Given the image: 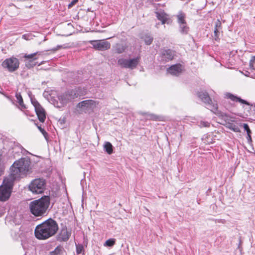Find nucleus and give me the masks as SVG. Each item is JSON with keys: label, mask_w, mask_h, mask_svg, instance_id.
I'll list each match as a JSON object with an SVG mask.
<instances>
[{"label": "nucleus", "mask_w": 255, "mask_h": 255, "mask_svg": "<svg viewBox=\"0 0 255 255\" xmlns=\"http://www.w3.org/2000/svg\"><path fill=\"white\" fill-rule=\"evenodd\" d=\"M71 234L70 231H69L66 227H63L57 236V240L60 242H66L69 240Z\"/></svg>", "instance_id": "14"}, {"label": "nucleus", "mask_w": 255, "mask_h": 255, "mask_svg": "<svg viewBox=\"0 0 255 255\" xmlns=\"http://www.w3.org/2000/svg\"><path fill=\"white\" fill-rule=\"evenodd\" d=\"M222 28V23L219 19H217L215 23V28L214 30V36L215 40L219 38L220 31Z\"/></svg>", "instance_id": "19"}, {"label": "nucleus", "mask_w": 255, "mask_h": 255, "mask_svg": "<svg viewBox=\"0 0 255 255\" xmlns=\"http://www.w3.org/2000/svg\"><path fill=\"white\" fill-rule=\"evenodd\" d=\"M30 164V161L24 158L15 161L10 167V173L7 177L14 181L25 175L29 170Z\"/></svg>", "instance_id": "2"}, {"label": "nucleus", "mask_w": 255, "mask_h": 255, "mask_svg": "<svg viewBox=\"0 0 255 255\" xmlns=\"http://www.w3.org/2000/svg\"><path fill=\"white\" fill-rule=\"evenodd\" d=\"M39 129L43 133V134H44V133H46V132L44 131L43 129H42L41 127H38Z\"/></svg>", "instance_id": "37"}, {"label": "nucleus", "mask_w": 255, "mask_h": 255, "mask_svg": "<svg viewBox=\"0 0 255 255\" xmlns=\"http://www.w3.org/2000/svg\"><path fill=\"white\" fill-rule=\"evenodd\" d=\"M62 48H65V47H63L62 45H57L56 47L53 48L52 50L53 51H55Z\"/></svg>", "instance_id": "35"}, {"label": "nucleus", "mask_w": 255, "mask_h": 255, "mask_svg": "<svg viewBox=\"0 0 255 255\" xmlns=\"http://www.w3.org/2000/svg\"><path fill=\"white\" fill-rule=\"evenodd\" d=\"M243 128L245 129V130H246L248 134H251V130H250L249 127L247 124H244Z\"/></svg>", "instance_id": "32"}, {"label": "nucleus", "mask_w": 255, "mask_h": 255, "mask_svg": "<svg viewBox=\"0 0 255 255\" xmlns=\"http://www.w3.org/2000/svg\"><path fill=\"white\" fill-rule=\"evenodd\" d=\"M115 51L118 54L123 53L127 48L126 44L118 43L115 46Z\"/></svg>", "instance_id": "20"}, {"label": "nucleus", "mask_w": 255, "mask_h": 255, "mask_svg": "<svg viewBox=\"0 0 255 255\" xmlns=\"http://www.w3.org/2000/svg\"><path fill=\"white\" fill-rule=\"evenodd\" d=\"M16 98L17 99V102L19 103V106L21 107L22 109H25L26 107L23 104V99L19 93H16L15 95Z\"/></svg>", "instance_id": "24"}, {"label": "nucleus", "mask_w": 255, "mask_h": 255, "mask_svg": "<svg viewBox=\"0 0 255 255\" xmlns=\"http://www.w3.org/2000/svg\"><path fill=\"white\" fill-rule=\"evenodd\" d=\"M99 104V102L92 100H87L82 101L78 103L77 107L81 109L82 110L88 111L93 110Z\"/></svg>", "instance_id": "9"}, {"label": "nucleus", "mask_w": 255, "mask_h": 255, "mask_svg": "<svg viewBox=\"0 0 255 255\" xmlns=\"http://www.w3.org/2000/svg\"><path fill=\"white\" fill-rule=\"evenodd\" d=\"M78 1V0H73L69 4L68 8H70L72 7L74 5L76 4V3Z\"/></svg>", "instance_id": "34"}, {"label": "nucleus", "mask_w": 255, "mask_h": 255, "mask_svg": "<svg viewBox=\"0 0 255 255\" xmlns=\"http://www.w3.org/2000/svg\"><path fill=\"white\" fill-rule=\"evenodd\" d=\"M58 230L57 222L50 218L36 226L35 235L38 239L45 240L54 235Z\"/></svg>", "instance_id": "1"}, {"label": "nucleus", "mask_w": 255, "mask_h": 255, "mask_svg": "<svg viewBox=\"0 0 255 255\" xmlns=\"http://www.w3.org/2000/svg\"><path fill=\"white\" fill-rule=\"evenodd\" d=\"M226 126L228 128L233 130L234 132H240L241 131L239 128L238 126L230 122H227Z\"/></svg>", "instance_id": "22"}, {"label": "nucleus", "mask_w": 255, "mask_h": 255, "mask_svg": "<svg viewBox=\"0 0 255 255\" xmlns=\"http://www.w3.org/2000/svg\"><path fill=\"white\" fill-rule=\"evenodd\" d=\"M255 62V57L253 56L252 57L250 61V67L252 70H254L255 68H254V63Z\"/></svg>", "instance_id": "30"}, {"label": "nucleus", "mask_w": 255, "mask_h": 255, "mask_svg": "<svg viewBox=\"0 0 255 255\" xmlns=\"http://www.w3.org/2000/svg\"><path fill=\"white\" fill-rule=\"evenodd\" d=\"M19 61L14 57H10L6 59L2 63V66L7 68L10 72H13L18 69L19 67Z\"/></svg>", "instance_id": "8"}, {"label": "nucleus", "mask_w": 255, "mask_h": 255, "mask_svg": "<svg viewBox=\"0 0 255 255\" xmlns=\"http://www.w3.org/2000/svg\"><path fill=\"white\" fill-rule=\"evenodd\" d=\"M22 37V38H23L26 40H29L32 38V35L30 34H25L23 35Z\"/></svg>", "instance_id": "33"}, {"label": "nucleus", "mask_w": 255, "mask_h": 255, "mask_svg": "<svg viewBox=\"0 0 255 255\" xmlns=\"http://www.w3.org/2000/svg\"><path fill=\"white\" fill-rule=\"evenodd\" d=\"M231 122H235V120H234V119H232V120H231Z\"/></svg>", "instance_id": "40"}, {"label": "nucleus", "mask_w": 255, "mask_h": 255, "mask_svg": "<svg viewBox=\"0 0 255 255\" xmlns=\"http://www.w3.org/2000/svg\"><path fill=\"white\" fill-rule=\"evenodd\" d=\"M177 17L181 32L183 34H187L188 32L189 27L187 26L185 20V14L180 12L177 15Z\"/></svg>", "instance_id": "13"}, {"label": "nucleus", "mask_w": 255, "mask_h": 255, "mask_svg": "<svg viewBox=\"0 0 255 255\" xmlns=\"http://www.w3.org/2000/svg\"><path fill=\"white\" fill-rule=\"evenodd\" d=\"M199 126L200 127H208L210 126V123L207 122L201 121Z\"/></svg>", "instance_id": "31"}, {"label": "nucleus", "mask_w": 255, "mask_h": 255, "mask_svg": "<svg viewBox=\"0 0 255 255\" xmlns=\"http://www.w3.org/2000/svg\"><path fill=\"white\" fill-rule=\"evenodd\" d=\"M156 14L157 18L161 21L162 24L169 23V21L170 20L169 15L163 11H157L156 12Z\"/></svg>", "instance_id": "17"}, {"label": "nucleus", "mask_w": 255, "mask_h": 255, "mask_svg": "<svg viewBox=\"0 0 255 255\" xmlns=\"http://www.w3.org/2000/svg\"><path fill=\"white\" fill-rule=\"evenodd\" d=\"M225 97L228 99H230L231 100L234 102H239L242 104L249 105V104L246 101L241 99L240 97H238L230 93H227L225 94Z\"/></svg>", "instance_id": "18"}, {"label": "nucleus", "mask_w": 255, "mask_h": 255, "mask_svg": "<svg viewBox=\"0 0 255 255\" xmlns=\"http://www.w3.org/2000/svg\"><path fill=\"white\" fill-rule=\"evenodd\" d=\"M247 139L248 141H251L252 138L251 134H248Z\"/></svg>", "instance_id": "38"}, {"label": "nucleus", "mask_w": 255, "mask_h": 255, "mask_svg": "<svg viewBox=\"0 0 255 255\" xmlns=\"http://www.w3.org/2000/svg\"><path fill=\"white\" fill-rule=\"evenodd\" d=\"M78 94L76 93V91L72 90L68 91L62 95L58 96V99L62 105L67 104L68 102L71 101L72 100L78 97Z\"/></svg>", "instance_id": "10"}, {"label": "nucleus", "mask_w": 255, "mask_h": 255, "mask_svg": "<svg viewBox=\"0 0 255 255\" xmlns=\"http://www.w3.org/2000/svg\"><path fill=\"white\" fill-rule=\"evenodd\" d=\"M76 253L78 254H81L84 250V247L82 245L78 244L76 245Z\"/></svg>", "instance_id": "29"}, {"label": "nucleus", "mask_w": 255, "mask_h": 255, "mask_svg": "<svg viewBox=\"0 0 255 255\" xmlns=\"http://www.w3.org/2000/svg\"><path fill=\"white\" fill-rule=\"evenodd\" d=\"M90 43L94 48L100 51L107 50L111 47L110 43L105 40H91Z\"/></svg>", "instance_id": "12"}, {"label": "nucleus", "mask_w": 255, "mask_h": 255, "mask_svg": "<svg viewBox=\"0 0 255 255\" xmlns=\"http://www.w3.org/2000/svg\"><path fill=\"white\" fill-rule=\"evenodd\" d=\"M198 97L207 105L208 109L215 113L218 110V104L216 102H212L206 92L202 91L198 93Z\"/></svg>", "instance_id": "6"}, {"label": "nucleus", "mask_w": 255, "mask_h": 255, "mask_svg": "<svg viewBox=\"0 0 255 255\" xmlns=\"http://www.w3.org/2000/svg\"><path fill=\"white\" fill-rule=\"evenodd\" d=\"M13 182L12 179L6 177L0 186V201L4 202L8 200L12 192Z\"/></svg>", "instance_id": "4"}, {"label": "nucleus", "mask_w": 255, "mask_h": 255, "mask_svg": "<svg viewBox=\"0 0 255 255\" xmlns=\"http://www.w3.org/2000/svg\"><path fill=\"white\" fill-rule=\"evenodd\" d=\"M104 148L106 152L109 154H111L113 151V147L112 144L110 142H105L104 145Z\"/></svg>", "instance_id": "21"}, {"label": "nucleus", "mask_w": 255, "mask_h": 255, "mask_svg": "<svg viewBox=\"0 0 255 255\" xmlns=\"http://www.w3.org/2000/svg\"><path fill=\"white\" fill-rule=\"evenodd\" d=\"M63 251L62 247H58L55 250L51 253V255H59Z\"/></svg>", "instance_id": "27"}, {"label": "nucleus", "mask_w": 255, "mask_h": 255, "mask_svg": "<svg viewBox=\"0 0 255 255\" xmlns=\"http://www.w3.org/2000/svg\"><path fill=\"white\" fill-rule=\"evenodd\" d=\"M175 52L170 49L164 50L161 53L162 60L168 61L173 59Z\"/></svg>", "instance_id": "16"}, {"label": "nucleus", "mask_w": 255, "mask_h": 255, "mask_svg": "<svg viewBox=\"0 0 255 255\" xmlns=\"http://www.w3.org/2000/svg\"><path fill=\"white\" fill-rule=\"evenodd\" d=\"M115 244V239H110L106 241L104 244V246L106 247H112Z\"/></svg>", "instance_id": "26"}, {"label": "nucleus", "mask_w": 255, "mask_h": 255, "mask_svg": "<svg viewBox=\"0 0 255 255\" xmlns=\"http://www.w3.org/2000/svg\"><path fill=\"white\" fill-rule=\"evenodd\" d=\"M31 101L39 121L43 123L46 119V113L44 109L36 100L31 99Z\"/></svg>", "instance_id": "11"}, {"label": "nucleus", "mask_w": 255, "mask_h": 255, "mask_svg": "<svg viewBox=\"0 0 255 255\" xmlns=\"http://www.w3.org/2000/svg\"><path fill=\"white\" fill-rule=\"evenodd\" d=\"M140 60V57L137 56L132 59L120 58L118 61V64L121 67L129 68L130 69H134L138 65Z\"/></svg>", "instance_id": "7"}, {"label": "nucleus", "mask_w": 255, "mask_h": 255, "mask_svg": "<svg viewBox=\"0 0 255 255\" xmlns=\"http://www.w3.org/2000/svg\"><path fill=\"white\" fill-rule=\"evenodd\" d=\"M146 118L153 121H160L161 119L160 116L152 114H146Z\"/></svg>", "instance_id": "25"}, {"label": "nucleus", "mask_w": 255, "mask_h": 255, "mask_svg": "<svg viewBox=\"0 0 255 255\" xmlns=\"http://www.w3.org/2000/svg\"><path fill=\"white\" fill-rule=\"evenodd\" d=\"M225 117L227 118L226 120H228V117L227 116H225Z\"/></svg>", "instance_id": "41"}, {"label": "nucleus", "mask_w": 255, "mask_h": 255, "mask_svg": "<svg viewBox=\"0 0 255 255\" xmlns=\"http://www.w3.org/2000/svg\"><path fill=\"white\" fill-rule=\"evenodd\" d=\"M38 52H35L34 53H32L30 54H25L24 56V58L29 60V62H32L33 60H35L37 59V57H36V55L37 54H38Z\"/></svg>", "instance_id": "23"}, {"label": "nucleus", "mask_w": 255, "mask_h": 255, "mask_svg": "<svg viewBox=\"0 0 255 255\" xmlns=\"http://www.w3.org/2000/svg\"><path fill=\"white\" fill-rule=\"evenodd\" d=\"M45 180L40 178L35 179L29 184V189L33 193L40 194L45 190Z\"/></svg>", "instance_id": "5"}, {"label": "nucleus", "mask_w": 255, "mask_h": 255, "mask_svg": "<svg viewBox=\"0 0 255 255\" xmlns=\"http://www.w3.org/2000/svg\"><path fill=\"white\" fill-rule=\"evenodd\" d=\"M4 214V211H3V210H1V211H0V216H1L3 215Z\"/></svg>", "instance_id": "39"}, {"label": "nucleus", "mask_w": 255, "mask_h": 255, "mask_svg": "<svg viewBox=\"0 0 255 255\" xmlns=\"http://www.w3.org/2000/svg\"><path fill=\"white\" fill-rule=\"evenodd\" d=\"M143 38L146 45H150L153 41V38L149 35H145Z\"/></svg>", "instance_id": "28"}, {"label": "nucleus", "mask_w": 255, "mask_h": 255, "mask_svg": "<svg viewBox=\"0 0 255 255\" xmlns=\"http://www.w3.org/2000/svg\"><path fill=\"white\" fill-rule=\"evenodd\" d=\"M26 66L28 67L29 68L33 67L34 65H35V64H30V63H26Z\"/></svg>", "instance_id": "36"}, {"label": "nucleus", "mask_w": 255, "mask_h": 255, "mask_svg": "<svg viewBox=\"0 0 255 255\" xmlns=\"http://www.w3.org/2000/svg\"><path fill=\"white\" fill-rule=\"evenodd\" d=\"M182 71L183 67L179 64L173 65L167 69L168 73L174 76L179 75Z\"/></svg>", "instance_id": "15"}, {"label": "nucleus", "mask_w": 255, "mask_h": 255, "mask_svg": "<svg viewBox=\"0 0 255 255\" xmlns=\"http://www.w3.org/2000/svg\"><path fill=\"white\" fill-rule=\"evenodd\" d=\"M50 205L49 196H44L40 199L31 201L29 204V209L31 213L35 217L44 216L47 211Z\"/></svg>", "instance_id": "3"}]
</instances>
